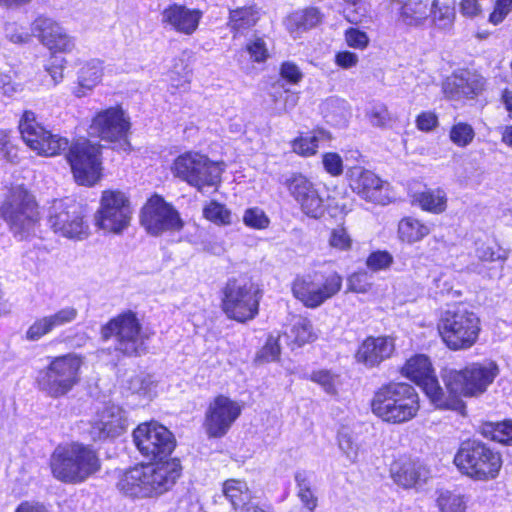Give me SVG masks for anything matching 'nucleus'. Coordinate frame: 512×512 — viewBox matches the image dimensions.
Listing matches in <instances>:
<instances>
[{"instance_id":"obj_1","label":"nucleus","mask_w":512,"mask_h":512,"mask_svg":"<svg viewBox=\"0 0 512 512\" xmlns=\"http://www.w3.org/2000/svg\"><path fill=\"white\" fill-rule=\"evenodd\" d=\"M133 443L147 460L125 469L118 477L119 492L132 500L157 498L170 491L181 477L183 467L177 457L174 434L155 420L139 423L132 431Z\"/></svg>"},{"instance_id":"obj_2","label":"nucleus","mask_w":512,"mask_h":512,"mask_svg":"<svg viewBox=\"0 0 512 512\" xmlns=\"http://www.w3.org/2000/svg\"><path fill=\"white\" fill-rule=\"evenodd\" d=\"M399 373L418 386L434 408L464 414L463 398H478L486 393L498 376L499 367L495 361L488 360L471 362L460 369L444 368L442 388L430 357L415 353L405 360Z\"/></svg>"},{"instance_id":"obj_3","label":"nucleus","mask_w":512,"mask_h":512,"mask_svg":"<svg viewBox=\"0 0 512 512\" xmlns=\"http://www.w3.org/2000/svg\"><path fill=\"white\" fill-rule=\"evenodd\" d=\"M371 413L387 425H404L418 417L421 400L416 389L407 382L387 381L377 387L369 401Z\"/></svg>"},{"instance_id":"obj_4","label":"nucleus","mask_w":512,"mask_h":512,"mask_svg":"<svg viewBox=\"0 0 512 512\" xmlns=\"http://www.w3.org/2000/svg\"><path fill=\"white\" fill-rule=\"evenodd\" d=\"M436 330L449 351H467L479 342L482 322L476 312L462 302H455L440 310Z\"/></svg>"},{"instance_id":"obj_5","label":"nucleus","mask_w":512,"mask_h":512,"mask_svg":"<svg viewBox=\"0 0 512 512\" xmlns=\"http://www.w3.org/2000/svg\"><path fill=\"white\" fill-rule=\"evenodd\" d=\"M52 475L67 484H81L102 469L99 451L90 444L71 442L59 445L51 454Z\"/></svg>"},{"instance_id":"obj_6","label":"nucleus","mask_w":512,"mask_h":512,"mask_svg":"<svg viewBox=\"0 0 512 512\" xmlns=\"http://www.w3.org/2000/svg\"><path fill=\"white\" fill-rule=\"evenodd\" d=\"M264 291L252 277H230L219 292L220 309L228 320L246 324L258 317Z\"/></svg>"},{"instance_id":"obj_7","label":"nucleus","mask_w":512,"mask_h":512,"mask_svg":"<svg viewBox=\"0 0 512 512\" xmlns=\"http://www.w3.org/2000/svg\"><path fill=\"white\" fill-rule=\"evenodd\" d=\"M453 463L462 475L487 482L499 477L504 459L502 452L489 443L467 438L460 443Z\"/></svg>"},{"instance_id":"obj_8","label":"nucleus","mask_w":512,"mask_h":512,"mask_svg":"<svg viewBox=\"0 0 512 512\" xmlns=\"http://www.w3.org/2000/svg\"><path fill=\"white\" fill-rule=\"evenodd\" d=\"M99 334L103 342L114 340L119 357L137 358L147 351L149 335L143 331L142 322L133 310L125 309L111 317L100 326Z\"/></svg>"},{"instance_id":"obj_9","label":"nucleus","mask_w":512,"mask_h":512,"mask_svg":"<svg viewBox=\"0 0 512 512\" xmlns=\"http://www.w3.org/2000/svg\"><path fill=\"white\" fill-rule=\"evenodd\" d=\"M170 171L174 178L203 192L205 188L217 190L220 187L224 168L222 161L212 160L200 151L188 150L173 159Z\"/></svg>"},{"instance_id":"obj_10","label":"nucleus","mask_w":512,"mask_h":512,"mask_svg":"<svg viewBox=\"0 0 512 512\" xmlns=\"http://www.w3.org/2000/svg\"><path fill=\"white\" fill-rule=\"evenodd\" d=\"M344 278L338 271L316 270L297 275L291 282L292 296L307 309H316L336 297Z\"/></svg>"},{"instance_id":"obj_11","label":"nucleus","mask_w":512,"mask_h":512,"mask_svg":"<svg viewBox=\"0 0 512 512\" xmlns=\"http://www.w3.org/2000/svg\"><path fill=\"white\" fill-rule=\"evenodd\" d=\"M66 160L78 185L93 187L103 178V146L90 139H74L66 148Z\"/></svg>"},{"instance_id":"obj_12","label":"nucleus","mask_w":512,"mask_h":512,"mask_svg":"<svg viewBox=\"0 0 512 512\" xmlns=\"http://www.w3.org/2000/svg\"><path fill=\"white\" fill-rule=\"evenodd\" d=\"M82 364V356L76 353L55 356L39 372L37 384L49 396L62 397L80 382Z\"/></svg>"},{"instance_id":"obj_13","label":"nucleus","mask_w":512,"mask_h":512,"mask_svg":"<svg viewBox=\"0 0 512 512\" xmlns=\"http://www.w3.org/2000/svg\"><path fill=\"white\" fill-rule=\"evenodd\" d=\"M130 132V118L121 104L95 112L88 126V133L91 137L109 143L113 148L123 150L130 148Z\"/></svg>"},{"instance_id":"obj_14","label":"nucleus","mask_w":512,"mask_h":512,"mask_svg":"<svg viewBox=\"0 0 512 512\" xmlns=\"http://www.w3.org/2000/svg\"><path fill=\"white\" fill-rule=\"evenodd\" d=\"M131 220L129 194L119 188L104 189L94 215L95 226L106 233L117 235L129 227Z\"/></svg>"},{"instance_id":"obj_15","label":"nucleus","mask_w":512,"mask_h":512,"mask_svg":"<svg viewBox=\"0 0 512 512\" xmlns=\"http://www.w3.org/2000/svg\"><path fill=\"white\" fill-rule=\"evenodd\" d=\"M48 224L55 233L66 238L82 240L90 235L87 209L74 199L54 200Z\"/></svg>"},{"instance_id":"obj_16","label":"nucleus","mask_w":512,"mask_h":512,"mask_svg":"<svg viewBox=\"0 0 512 512\" xmlns=\"http://www.w3.org/2000/svg\"><path fill=\"white\" fill-rule=\"evenodd\" d=\"M140 224L154 237L167 232H180L185 226L180 212L174 205L158 194H151L140 209Z\"/></svg>"},{"instance_id":"obj_17","label":"nucleus","mask_w":512,"mask_h":512,"mask_svg":"<svg viewBox=\"0 0 512 512\" xmlns=\"http://www.w3.org/2000/svg\"><path fill=\"white\" fill-rule=\"evenodd\" d=\"M241 404L224 394H217L208 403L202 428L208 439H222L242 414Z\"/></svg>"},{"instance_id":"obj_18","label":"nucleus","mask_w":512,"mask_h":512,"mask_svg":"<svg viewBox=\"0 0 512 512\" xmlns=\"http://www.w3.org/2000/svg\"><path fill=\"white\" fill-rule=\"evenodd\" d=\"M14 236L24 240L30 235L32 225V196L22 187H15L0 208Z\"/></svg>"},{"instance_id":"obj_19","label":"nucleus","mask_w":512,"mask_h":512,"mask_svg":"<svg viewBox=\"0 0 512 512\" xmlns=\"http://www.w3.org/2000/svg\"><path fill=\"white\" fill-rule=\"evenodd\" d=\"M396 354V337L380 334L367 335L359 342L353 356L358 365L366 369H376Z\"/></svg>"},{"instance_id":"obj_20","label":"nucleus","mask_w":512,"mask_h":512,"mask_svg":"<svg viewBox=\"0 0 512 512\" xmlns=\"http://www.w3.org/2000/svg\"><path fill=\"white\" fill-rule=\"evenodd\" d=\"M347 181L351 190L366 202L386 205L388 196L385 193V181L376 173L361 166L348 169Z\"/></svg>"},{"instance_id":"obj_21","label":"nucleus","mask_w":512,"mask_h":512,"mask_svg":"<svg viewBox=\"0 0 512 512\" xmlns=\"http://www.w3.org/2000/svg\"><path fill=\"white\" fill-rule=\"evenodd\" d=\"M35 36L50 51V53L67 54L75 48L73 37L55 20L47 17H38L34 20Z\"/></svg>"},{"instance_id":"obj_22","label":"nucleus","mask_w":512,"mask_h":512,"mask_svg":"<svg viewBox=\"0 0 512 512\" xmlns=\"http://www.w3.org/2000/svg\"><path fill=\"white\" fill-rule=\"evenodd\" d=\"M390 476L397 485L411 489L426 482L429 469L417 458L400 455L390 465Z\"/></svg>"},{"instance_id":"obj_23","label":"nucleus","mask_w":512,"mask_h":512,"mask_svg":"<svg viewBox=\"0 0 512 512\" xmlns=\"http://www.w3.org/2000/svg\"><path fill=\"white\" fill-rule=\"evenodd\" d=\"M203 17V12L198 8H188L183 4L172 3L162 11V23L169 26L177 33L184 35L194 34Z\"/></svg>"},{"instance_id":"obj_24","label":"nucleus","mask_w":512,"mask_h":512,"mask_svg":"<svg viewBox=\"0 0 512 512\" xmlns=\"http://www.w3.org/2000/svg\"><path fill=\"white\" fill-rule=\"evenodd\" d=\"M126 430L125 419L119 412L105 410L99 414L89 428L92 441H105L122 435Z\"/></svg>"},{"instance_id":"obj_25","label":"nucleus","mask_w":512,"mask_h":512,"mask_svg":"<svg viewBox=\"0 0 512 512\" xmlns=\"http://www.w3.org/2000/svg\"><path fill=\"white\" fill-rule=\"evenodd\" d=\"M330 131L321 126H315L310 132H300L290 141L291 151L301 158H311L318 154L320 142L332 140Z\"/></svg>"},{"instance_id":"obj_26","label":"nucleus","mask_w":512,"mask_h":512,"mask_svg":"<svg viewBox=\"0 0 512 512\" xmlns=\"http://www.w3.org/2000/svg\"><path fill=\"white\" fill-rule=\"evenodd\" d=\"M433 229L430 221L413 215L403 216L397 223V239L401 244L413 245L427 238Z\"/></svg>"},{"instance_id":"obj_27","label":"nucleus","mask_w":512,"mask_h":512,"mask_svg":"<svg viewBox=\"0 0 512 512\" xmlns=\"http://www.w3.org/2000/svg\"><path fill=\"white\" fill-rule=\"evenodd\" d=\"M484 90L481 79L468 78L460 74H453L443 83V93L448 100L462 98L472 99Z\"/></svg>"},{"instance_id":"obj_28","label":"nucleus","mask_w":512,"mask_h":512,"mask_svg":"<svg viewBox=\"0 0 512 512\" xmlns=\"http://www.w3.org/2000/svg\"><path fill=\"white\" fill-rule=\"evenodd\" d=\"M69 144L65 137L53 134L40 124H34V151L45 157L59 155Z\"/></svg>"},{"instance_id":"obj_29","label":"nucleus","mask_w":512,"mask_h":512,"mask_svg":"<svg viewBox=\"0 0 512 512\" xmlns=\"http://www.w3.org/2000/svg\"><path fill=\"white\" fill-rule=\"evenodd\" d=\"M323 14L318 7L310 6L291 12L286 17V28L290 33H302L318 26Z\"/></svg>"},{"instance_id":"obj_30","label":"nucleus","mask_w":512,"mask_h":512,"mask_svg":"<svg viewBox=\"0 0 512 512\" xmlns=\"http://www.w3.org/2000/svg\"><path fill=\"white\" fill-rule=\"evenodd\" d=\"M287 345L293 350L311 344L318 339L312 321L306 316H300L290 328L284 332Z\"/></svg>"},{"instance_id":"obj_31","label":"nucleus","mask_w":512,"mask_h":512,"mask_svg":"<svg viewBox=\"0 0 512 512\" xmlns=\"http://www.w3.org/2000/svg\"><path fill=\"white\" fill-rule=\"evenodd\" d=\"M477 432L493 443L504 447H512V419L501 421H482Z\"/></svg>"},{"instance_id":"obj_32","label":"nucleus","mask_w":512,"mask_h":512,"mask_svg":"<svg viewBox=\"0 0 512 512\" xmlns=\"http://www.w3.org/2000/svg\"><path fill=\"white\" fill-rule=\"evenodd\" d=\"M259 20V8L253 3L231 9L228 15V26L230 31L236 34L253 28Z\"/></svg>"},{"instance_id":"obj_33","label":"nucleus","mask_w":512,"mask_h":512,"mask_svg":"<svg viewBox=\"0 0 512 512\" xmlns=\"http://www.w3.org/2000/svg\"><path fill=\"white\" fill-rule=\"evenodd\" d=\"M413 203L422 211L431 214H441L446 211L448 198L444 189L427 188L413 195Z\"/></svg>"},{"instance_id":"obj_34","label":"nucleus","mask_w":512,"mask_h":512,"mask_svg":"<svg viewBox=\"0 0 512 512\" xmlns=\"http://www.w3.org/2000/svg\"><path fill=\"white\" fill-rule=\"evenodd\" d=\"M78 315L74 307H65L52 315L42 317L34 322V338L42 337L57 327L68 324Z\"/></svg>"},{"instance_id":"obj_35","label":"nucleus","mask_w":512,"mask_h":512,"mask_svg":"<svg viewBox=\"0 0 512 512\" xmlns=\"http://www.w3.org/2000/svg\"><path fill=\"white\" fill-rule=\"evenodd\" d=\"M294 201L299 206L300 211L308 218L318 220L325 214V200L317 185L294 199Z\"/></svg>"},{"instance_id":"obj_36","label":"nucleus","mask_w":512,"mask_h":512,"mask_svg":"<svg viewBox=\"0 0 512 512\" xmlns=\"http://www.w3.org/2000/svg\"><path fill=\"white\" fill-rule=\"evenodd\" d=\"M57 54L50 53L49 58L44 64V69L38 72L39 85L47 88L55 87L63 80L67 61Z\"/></svg>"},{"instance_id":"obj_37","label":"nucleus","mask_w":512,"mask_h":512,"mask_svg":"<svg viewBox=\"0 0 512 512\" xmlns=\"http://www.w3.org/2000/svg\"><path fill=\"white\" fill-rule=\"evenodd\" d=\"M294 480L298 499L307 509V512H315L318 506V497L313 489L312 473L305 470L297 471Z\"/></svg>"},{"instance_id":"obj_38","label":"nucleus","mask_w":512,"mask_h":512,"mask_svg":"<svg viewBox=\"0 0 512 512\" xmlns=\"http://www.w3.org/2000/svg\"><path fill=\"white\" fill-rule=\"evenodd\" d=\"M103 76V67L100 61L91 60L85 62L78 72V93L77 96H83L87 91L97 86Z\"/></svg>"},{"instance_id":"obj_39","label":"nucleus","mask_w":512,"mask_h":512,"mask_svg":"<svg viewBox=\"0 0 512 512\" xmlns=\"http://www.w3.org/2000/svg\"><path fill=\"white\" fill-rule=\"evenodd\" d=\"M429 7L422 0H406L400 7L398 19L408 26H419L428 17Z\"/></svg>"},{"instance_id":"obj_40","label":"nucleus","mask_w":512,"mask_h":512,"mask_svg":"<svg viewBox=\"0 0 512 512\" xmlns=\"http://www.w3.org/2000/svg\"><path fill=\"white\" fill-rule=\"evenodd\" d=\"M222 492L235 510L242 509L250 498L247 483L240 479H227L222 483Z\"/></svg>"},{"instance_id":"obj_41","label":"nucleus","mask_w":512,"mask_h":512,"mask_svg":"<svg viewBox=\"0 0 512 512\" xmlns=\"http://www.w3.org/2000/svg\"><path fill=\"white\" fill-rule=\"evenodd\" d=\"M202 217L216 226H230L233 223L232 211L218 200L207 201L202 207Z\"/></svg>"},{"instance_id":"obj_42","label":"nucleus","mask_w":512,"mask_h":512,"mask_svg":"<svg viewBox=\"0 0 512 512\" xmlns=\"http://www.w3.org/2000/svg\"><path fill=\"white\" fill-rule=\"evenodd\" d=\"M440 512H468V498L455 490H441L436 498Z\"/></svg>"},{"instance_id":"obj_43","label":"nucleus","mask_w":512,"mask_h":512,"mask_svg":"<svg viewBox=\"0 0 512 512\" xmlns=\"http://www.w3.org/2000/svg\"><path fill=\"white\" fill-rule=\"evenodd\" d=\"M316 185L311 177L299 171L290 173L283 181V186L293 200Z\"/></svg>"},{"instance_id":"obj_44","label":"nucleus","mask_w":512,"mask_h":512,"mask_svg":"<svg viewBox=\"0 0 512 512\" xmlns=\"http://www.w3.org/2000/svg\"><path fill=\"white\" fill-rule=\"evenodd\" d=\"M475 138L473 126L467 122L459 121L453 124L449 130V139L457 147L469 146Z\"/></svg>"},{"instance_id":"obj_45","label":"nucleus","mask_w":512,"mask_h":512,"mask_svg":"<svg viewBox=\"0 0 512 512\" xmlns=\"http://www.w3.org/2000/svg\"><path fill=\"white\" fill-rule=\"evenodd\" d=\"M328 244L331 248L342 252H347L352 249L353 239L344 223L331 229Z\"/></svg>"},{"instance_id":"obj_46","label":"nucleus","mask_w":512,"mask_h":512,"mask_svg":"<svg viewBox=\"0 0 512 512\" xmlns=\"http://www.w3.org/2000/svg\"><path fill=\"white\" fill-rule=\"evenodd\" d=\"M393 263V255L387 250L380 249L370 252L365 260L366 267L372 272L387 270Z\"/></svg>"},{"instance_id":"obj_47","label":"nucleus","mask_w":512,"mask_h":512,"mask_svg":"<svg viewBox=\"0 0 512 512\" xmlns=\"http://www.w3.org/2000/svg\"><path fill=\"white\" fill-rule=\"evenodd\" d=\"M337 375L329 369L313 370L306 379L319 385L327 393L334 394L336 392Z\"/></svg>"},{"instance_id":"obj_48","label":"nucleus","mask_w":512,"mask_h":512,"mask_svg":"<svg viewBox=\"0 0 512 512\" xmlns=\"http://www.w3.org/2000/svg\"><path fill=\"white\" fill-rule=\"evenodd\" d=\"M243 223L251 229L264 230L268 228L270 219L262 209L251 207L244 211Z\"/></svg>"},{"instance_id":"obj_49","label":"nucleus","mask_w":512,"mask_h":512,"mask_svg":"<svg viewBox=\"0 0 512 512\" xmlns=\"http://www.w3.org/2000/svg\"><path fill=\"white\" fill-rule=\"evenodd\" d=\"M372 283L366 271L358 270L347 277V291L356 294H365L370 291Z\"/></svg>"},{"instance_id":"obj_50","label":"nucleus","mask_w":512,"mask_h":512,"mask_svg":"<svg viewBox=\"0 0 512 512\" xmlns=\"http://www.w3.org/2000/svg\"><path fill=\"white\" fill-rule=\"evenodd\" d=\"M244 49L255 63H264L269 58V51L262 37H255L248 41Z\"/></svg>"},{"instance_id":"obj_51","label":"nucleus","mask_w":512,"mask_h":512,"mask_svg":"<svg viewBox=\"0 0 512 512\" xmlns=\"http://www.w3.org/2000/svg\"><path fill=\"white\" fill-rule=\"evenodd\" d=\"M321 160L324 171L331 177H339L343 174V159L337 152H324Z\"/></svg>"},{"instance_id":"obj_52","label":"nucleus","mask_w":512,"mask_h":512,"mask_svg":"<svg viewBox=\"0 0 512 512\" xmlns=\"http://www.w3.org/2000/svg\"><path fill=\"white\" fill-rule=\"evenodd\" d=\"M477 258L482 262L505 261L507 253L498 244H482L476 250Z\"/></svg>"},{"instance_id":"obj_53","label":"nucleus","mask_w":512,"mask_h":512,"mask_svg":"<svg viewBox=\"0 0 512 512\" xmlns=\"http://www.w3.org/2000/svg\"><path fill=\"white\" fill-rule=\"evenodd\" d=\"M326 210L332 217H344L352 210V201L346 195H342L340 198L329 197L328 204L325 205Z\"/></svg>"},{"instance_id":"obj_54","label":"nucleus","mask_w":512,"mask_h":512,"mask_svg":"<svg viewBox=\"0 0 512 512\" xmlns=\"http://www.w3.org/2000/svg\"><path fill=\"white\" fill-rule=\"evenodd\" d=\"M367 117L373 126L384 128L392 121V114L390 113L387 105L378 104L371 108Z\"/></svg>"},{"instance_id":"obj_55","label":"nucleus","mask_w":512,"mask_h":512,"mask_svg":"<svg viewBox=\"0 0 512 512\" xmlns=\"http://www.w3.org/2000/svg\"><path fill=\"white\" fill-rule=\"evenodd\" d=\"M346 44L354 49L364 50L369 45V37L366 32L359 28L349 27L344 32Z\"/></svg>"},{"instance_id":"obj_56","label":"nucleus","mask_w":512,"mask_h":512,"mask_svg":"<svg viewBox=\"0 0 512 512\" xmlns=\"http://www.w3.org/2000/svg\"><path fill=\"white\" fill-rule=\"evenodd\" d=\"M281 355V346L278 337L269 336L262 346L258 358L265 362L278 361Z\"/></svg>"},{"instance_id":"obj_57","label":"nucleus","mask_w":512,"mask_h":512,"mask_svg":"<svg viewBox=\"0 0 512 512\" xmlns=\"http://www.w3.org/2000/svg\"><path fill=\"white\" fill-rule=\"evenodd\" d=\"M280 77L292 85L299 84L303 79V73L297 64L292 61H283L279 67Z\"/></svg>"},{"instance_id":"obj_58","label":"nucleus","mask_w":512,"mask_h":512,"mask_svg":"<svg viewBox=\"0 0 512 512\" xmlns=\"http://www.w3.org/2000/svg\"><path fill=\"white\" fill-rule=\"evenodd\" d=\"M512 11V0H496L488 20L493 25L502 23Z\"/></svg>"},{"instance_id":"obj_59","label":"nucleus","mask_w":512,"mask_h":512,"mask_svg":"<svg viewBox=\"0 0 512 512\" xmlns=\"http://www.w3.org/2000/svg\"><path fill=\"white\" fill-rule=\"evenodd\" d=\"M416 128L421 132H431L439 124L438 116L434 111H422L415 118Z\"/></svg>"},{"instance_id":"obj_60","label":"nucleus","mask_w":512,"mask_h":512,"mask_svg":"<svg viewBox=\"0 0 512 512\" xmlns=\"http://www.w3.org/2000/svg\"><path fill=\"white\" fill-rule=\"evenodd\" d=\"M335 64L342 69H349L357 65L358 57L355 53L343 50L335 54Z\"/></svg>"},{"instance_id":"obj_61","label":"nucleus","mask_w":512,"mask_h":512,"mask_svg":"<svg viewBox=\"0 0 512 512\" xmlns=\"http://www.w3.org/2000/svg\"><path fill=\"white\" fill-rule=\"evenodd\" d=\"M30 112L25 111L20 122H19V132L21 134V137L24 141V143L29 147L32 148V123L31 119L29 117Z\"/></svg>"},{"instance_id":"obj_62","label":"nucleus","mask_w":512,"mask_h":512,"mask_svg":"<svg viewBox=\"0 0 512 512\" xmlns=\"http://www.w3.org/2000/svg\"><path fill=\"white\" fill-rule=\"evenodd\" d=\"M460 12L463 16L474 18L481 13V5L478 0H460Z\"/></svg>"},{"instance_id":"obj_63","label":"nucleus","mask_w":512,"mask_h":512,"mask_svg":"<svg viewBox=\"0 0 512 512\" xmlns=\"http://www.w3.org/2000/svg\"><path fill=\"white\" fill-rule=\"evenodd\" d=\"M501 142L512 149V124L503 128L501 132Z\"/></svg>"},{"instance_id":"obj_64","label":"nucleus","mask_w":512,"mask_h":512,"mask_svg":"<svg viewBox=\"0 0 512 512\" xmlns=\"http://www.w3.org/2000/svg\"><path fill=\"white\" fill-rule=\"evenodd\" d=\"M500 101L504 107L512 105V90L509 88H504L501 91Z\"/></svg>"}]
</instances>
